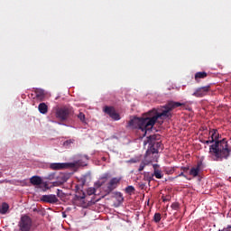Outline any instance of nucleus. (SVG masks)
<instances>
[{
  "label": "nucleus",
  "mask_w": 231,
  "mask_h": 231,
  "mask_svg": "<svg viewBox=\"0 0 231 231\" xmlns=\"http://www.w3.org/2000/svg\"><path fill=\"white\" fill-rule=\"evenodd\" d=\"M185 106L183 103L170 101L165 106L160 108H153L147 113L143 114L142 117L134 116L129 122L126 127L131 129H140L143 133L151 131L156 125L158 120H163L171 116V111L176 107Z\"/></svg>",
  "instance_id": "nucleus-1"
},
{
  "label": "nucleus",
  "mask_w": 231,
  "mask_h": 231,
  "mask_svg": "<svg viewBox=\"0 0 231 231\" xmlns=\"http://www.w3.org/2000/svg\"><path fill=\"white\" fill-rule=\"evenodd\" d=\"M209 138L215 142L209 146V154L216 158V162H223L228 160L231 150L228 148V141L222 139L219 141V132L217 129H211L209 131Z\"/></svg>",
  "instance_id": "nucleus-2"
},
{
  "label": "nucleus",
  "mask_w": 231,
  "mask_h": 231,
  "mask_svg": "<svg viewBox=\"0 0 231 231\" xmlns=\"http://www.w3.org/2000/svg\"><path fill=\"white\" fill-rule=\"evenodd\" d=\"M75 165L84 166L86 165V162H82L81 160H79L76 162V163L73 162H52L50 164V169L52 171H63L64 169H73Z\"/></svg>",
  "instance_id": "nucleus-3"
},
{
  "label": "nucleus",
  "mask_w": 231,
  "mask_h": 231,
  "mask_svg": "<svg viewBox=\"0 0 231 231\" xmlns=\"http://www.w3.org/2000/svg\"><path fill=\"white\" fill-rule=\"evenodd\" d=\"M73 115V108L63 106L56 109L55 116L60 122H66Z\"/></svg>",
  "instance_id": "nucleus-4"
},
{
  "label": "nucleus",
  "mask_w": 231,
  "mask_h": 231,
  "mask_svg": "<svg viewBox=\"0 0 231 231\" xmlns=\"http://www.w3.org/2000/svg\"><path fill=\"white\" fill-rule=\"evenodd\" d=\"M32 225L33 221L32 220V217L27 215H23L20 218L18 227L20 231H31Z\"/></svg>",
  "instance_id": "nucleus-5"
},
{
  "label": "nucleus",
  "mask_w": 231,
  "mask_h": 231,
  "mask_svg": "<svg viewBox=\"0 0 231 231\" xmlns=\"http://www.w3.org/2000/svg\"><path fill=\"white\" fill-rule=\"evenodd\" d=\"M210 91V86L206 87H200L195 90V92L192 94V97H196L197 98H201L205 96H207V93Z\"/></svg>",
  "instance_id": "nucleus-6"
},
{
  "label": "nucleus",
  "mask_w": 231,
  "mask_h": 231,
  "mask_svg": "<svg viewBox=\"0 0 231 231\" xmlns=\"http://www.w3.org/2000/svg\"><path fill=\"white\" fill-rule=\"evenodd\" d=\"M104 112L112 118V120L118 121L120 120V114L116 113L115 107L113 106H105Z\"/></svg>",
  "instance_id": "nucleus-7"
},
{
  "label": "nucleus",
  "mask_w": 231,
  "mask_h": 231,
  "mask_svg": "<svg viewBox=\"0 0 231 231\" xmlns=\"http://www.w3.org/2000/svg\"><path fill=\"white\" fill-rule=\"evenodd\" d=\"M120 183V179L119 178H113L106 186V189H105V192L106 194H111L112 190H115L116 187H118V184Z\"/></svg>",
  "instance_id": "nucleus-8"
},
{
  "label": "nucleus",
  "mask_w": 231,
  "mask_h": 231,
  "mask_svg": "<svg viewBox=\"0 0 231 231\" xmlns=\"http://www.w3.org/2000/svg\"><path fill=\"white\" fill-rule=\"evenodd\" d=\"M41 201H43V203L55 204V203H59V199H57V196H55L54 194L42 195L41 198Z\"/></svg>",
  "instance_id": "nucleus-9"
},
{
  "label": "nucleus",
  "mask_w": 231,
  "mask_h": 231,
  "mask_svg": "<svg viewBox=\"0 0 231 231\" xmlns=\"http://www.w3.org/2000/svg\"><path fill=\"white\" fill-rule=\"evenodd\" d=\"M162 147L163 144H162V142H155L152 144L151 149L146 151V154H158V150Z\"/></svg>",
  "instance_id": "nucleus-10"
},
{
  "label": "nucleus",
  "mask_w": 231,
  "mask_h": 231,
  "mask_svg": "<svg viewBox=\"0 0 231 231\" xmlns=\"http://www.w3.org/2000/svg\"><path fill=\"white\" fill-rule=\"evenodd\" d=\"M86 193L84 191L79 192V194L75 195L74 201H79L80 205L86 204Z\"/></svg>",
  "instance_id": "nucleus-11"
},
{
  "label": "nucleus",
  "mask_w": 231,
  "mask_h": 231,
  "mask_svg": "<svg viewBox=\"0 0 231 231\" xmlns=\"http://www.w3.org/2000/svg\"><path fill=\"white\" fill-rule=\"evenodd\" d=\"M107 180H109V173L103 174L96 182V187H102V185H104Z\"/></svg>",
  "instance_id": "nucleus-12"
},
{
  "label": "nucleus",
  "mask_w": 231,
  "mask_h": 231,
  "mask_svg": "<svg viewBox=\"0 0 231 231\" xmlns=\"http://www.w3.org/2000/svg\"><path fill=\"white\" fill-rule=\"evenodd\" d=\"M201 169V162H199L197 164V167H193L189 171L190 176H193V178H196L199 174V171Z\"/></svg>",
  "instance_id": "nucleus-13"
},
{
  "label": "nucleus",
  "mask_w": 231,
  "mask_h": 231,
  "mask_svg": "<svg viewBox=\"0 0 231 231\" xmlns=\"http://www.w3.org/2000/svg\"><path fill=\"white\" fill-rule=\"evenodd\" d=\"M30 183H32V185H34V186L42 185V179L39 176H32L30 179Z\"/></svg>",
  "instance_id": "nucleus-14"
},
{
  "label": "nucleus",
  "mask_w": 231,
  "mask_h": 231,
  "mask_svg": "<svg viewBox=\"0 0 231 231\" xmlns=\"http://www.w3.org/2000/svg\"><path fill=\"white\" fill-rule=\"evenodd\" d=\"M38 110L42 115H46L48 113V105L46 103H41L38 106Z\"/></svg>",
  "instance_id": "nucleus-15"
},
{
  "label": "nucleus",
  "mask_w": 231,
  "mask_h": 231,
  "mask_svg": "<svg viewBox=\"0 0 231 231\" xmlns=\"http://www.w3.org/2000/svg\"><path fill=\"white\" fill-rule=\"evenodd\" d=\"M207 77H208V74L205 71L197 72L195 74V80H196V82H199V79H207Z\"/></svg>",
  "instance_id": "nucleus-16"
},
{
  "label": "nucleus",
  "mask_w": 231,
  "mask_h": 231,
  "mask_svg": "<svg viewBox=\"0 0 231 231\" xmlns=\"http://www.w3.org/2000/svg\"><path fill=\"white\" fill-rule=\"evenodd\" d=\"M9 208H10V206L8 205V203H6V202L2 203V206L0 207V214H2V215L6 214V212H8Z\"/></svg>",
  "instance_id": "nucleus-17"
},
{
  "label": "nucleus",
  "mask_w": 231,
  "mask_h": 231,
  "mask_svg": "<svg viewBox=\"0 0 231 231\" xmlns=\"http://www.w3.org/2000/svg\"><path fill=\"white\" fill-rule=\"evenodd\" d=\"M143 180L144 181H148V183H151L152 180H154V178L152 177V173L144 171L143 172Z\"/></svg>",
  "instance_id": "nucleus-18"
},
{
  "label": "nucleus",
  "mask_w": 231,
  "mask_h": 231,
  "mask_svg": "<svg viewBox=\"0 0 231 231\" xmlns=\"http://www.w3.org/2000/svg\"><path fill=\"white\" fill-rule=\"evenodd\" d=\"M152 175L153 178L155 177L157 180H162V178H163V172L160 169L153 171V173H152Z\"/></svg>",
  "instance_id": "nucleus-19"
},
{
  "label": "nucleus",
  "mask_w": 231,
  "mask_h": 231,
  "mask_svg": "<svg viewBox=\"0 0 231 231\" xmlns=\"http://www.w3.org/2000/svg\"><path fill=\"white\" fill-rule=\"evenodd\" d=\"M158 138V135L156 134H152L147 137V143H149L150 145H152L153 143H156V140Z\"/></svg>",
  "instance_id": "nucleus-20"
},
{
  "label": "nucleus",
  "mask_w": 231,
  "mask_h": 231,
  "mask_svg": "<svg viewBox=\"0 0 231 231\" xmlns=\"http://www.w3.org/2000/svg\"><path fill=\"white\" fill-rule=\"evenodd\" d=\"M153 221L155 223H160V221H162V214L155 213L154 216H153Z\"/></svg>",
  "instance_id": "nucleus-21"
},
{
  "label": "nucleus",
  "mask_w": 231,
  "mask_h": 231,
  "mask_svg": "<svg viewBox=\"0 0 231 231\" xmlns=\"http://www.w3.org/2000/svg\"><path fill=\"white\" fill-rule=\"evenodd\" d=\"M78 118L79 120H80V122H82L83 124L86 123V115H84V113L79 112L78 115Z\"/></svg>",
  "instance_id": "nucleus-22"
},
{
  "label": "nucleus",
  "mask_w": 231,
  "mask_h": 231,
  "mask_svg": "<svg viewBox=\"0 0 231 231\" xmlns=\"http://www.w3.org/2000/svg\"><path fill=\"white\" fill-rule=\"evenodd\" d=\"M134 186H128L125 188L126 194H133L134 192Z\"/></svg>",
  "instance_id": "nucleus-23"
},
{
  "label": "nucleus",
  "mask_w": 231,
  "mask_h": 231,
  "mask_svg": "<svg viewBox=\"0 0 231 231\" xmlns=\"http://www.w3.org/2000/svg\"><path fill=\"white\" fill-rule=\"evenodd\" d=\"M97 192V189L95 188H88L87 190V194L88 196H93Z\"/></svg>",
  "instance_id": "nucleus-24"
},
{
  "label": "nucleus",
  "mask_w": 231,
  "mask_h": 231,
  "mask_svg": "<svg viewBox=\"0 0 231 231\" xmlns=\"http://www.w3.org/2000/svg\"><path fill=\"white\" fill-rule=\"evenodd\" d=\"M147 165V163H145L144 162H142L140 166H139V172H142V171H143L145 169V166Z\"/></svg>",
  "instance_id": "nucleus-25"
},
{
  "label": "nucleus",
  "mask_w": 231,
  "mask_h": 231,
  "mask_svg": "<svg viewBox=\"0 0 231 231\" xmlns=\"http://www.w3.org/2000/svg\"><path fill=\"white\" fill-rule=\"evenodd\" d=\"M46 180H55V172L49 173L46 177Z\"/></svg>",
  "instance_id": "nucleus-26"
},
{
  "label": "nucleus",
  "mask_w": 231,
  "mask_h": 231,
  "mask_svg": "<svg viewBox=\"0 0 231 231\" xmlns=\"http://www.w3.org/2000/svg\"><path fill=\"white\" fill-rule=\"evenodd\" d=\"M171 208L173 210H178L180 208V204L178 202H174L171 204Z\"/></svg>",
  "instance_id": "nucleus-27"
},
{
  "label": "nucleus",
  "mask_w": 231,
  "mask_h": 231,
  "mask_svg": "<svg viewBox=\"0 0 231 231\" xmlns=\"http://www.w3.org/2000/svg\"><path fill=\"white\" fill-rule=\"evenodd\" d=\"M162 201L165 203L167 201H171V196L167 195V196H162Z\"/></svg>",
  "instance_id": "nucleus-28"
},
{
  "label": "nucleus",
  "mask_w": 231,
  "mask_h": 231,
  "mask_svg": "<svg viewBox=\"0 0 231 231\" xmlns=\"http://www.w3.org/2000/svg\"><path fill=\"white\" fill-rule=\"evenodd\" d=\"M43 95H44V92H42V90H41V91L37 90L36 91L37 98H41V97H42Z\"/></svg>",
  "instance_id": "nucleus-29"
},
{
  "label": "nucleus",
  "mask_w": 231,
  "mask_h": 231,
  "mask_svg": "<svg viewBox=\"0 0 231 231\" xmlns=\"http://www.w3.org/2000/svg\"><path fill=\"white\" fill-rule=\"evenodd\" d=\"M61 178V183H66V181H68V177H66V175H60Z\"/></svg>",
  "instance_id": "nucleus-30"
},
{
  "label": "nucleus",
  "mask_w": 231,
  "mask_h": 231,
  "mask_svg": "<svg viewBox=\"0 0 231 231\" xmlns=\"http://www.w3.org/2000/svg\"><path fill=\"white\" fill-rule=\"evenodd\" d=\"M218 231H231V226L228 225L226 227H223L222 229H219Z\"/></svg>",
  "instance_id": "nucleus-31"
},
{
  "label": "nucleus",
  "mask_w": 231,
  "mask_h": 231,
  "mask_svg": "<svg viewBox=\"0 0 231 231\" xmlns=\"http://www.w3.org/2000/svg\"><path fill=\"white\" fill-rule=\"evenodd\" d=\"M202 143H207L208 145V143H214V140L209 139V140H207V141H203Z\"/></svg>",
  "instance_id": "nucleus-32"
},
{
  "label": "nucleus",
  "mask_w": 231,
  "mask_h": 231,
  "mask_svg": "<svg viewBox=\"0 0 231 231\" xmlns=\"http://www.w3.org/2000/svg\"><path fill=\"white\" fill-rule=\"evenodd\" d=\"M70 143H73V140H67L64 142V145H70Z\"/></svg>",
  "instance_id": "nucleus-33"
},
{
  "label": "nucleus",
  "mask_w": 231,
  "mask_h": 231,
  "mask_svg": "<svg viewBox=\"0 0 231 231\" xmlns=\"http://www.w3.org/2000/svg\"><path fill=\"white\" fill-rule=\"evenodd\" d=\"M152 168H153V171H158V170H160V165L152 164Z\"/></svg>",
  "instance_id": "nucleus-34"
},
{
  "label": "nucleus",
  "mask_w": 231,
  "mask_h": 231,
  "mask_svg": "<svg viewBox=\"0 0 231 231\" xmlns=\"http://www.w3.org/2000/svg\"><path fill=\"white\" fill-rule=\"evenodd\" d=\"M181 176H183V178H187V175H185V173H183V172H180L178 176H176L175 178H180V177H181Z\"/></svg>",
  "instance_id": "nucleus-35"
},
{
  "label": "nucleus",
  "mask_w": 231,
  "mask_h": 231,
  "mask_svg": "<svg viewBox=\"0 0 231 231\" xmlns=\"http://www.w3.org/2000/svg\"><path fill=\"white\" fill-rule=\"evenodd\" d=\"M129 163H136V160L134 159H131L130 161H128Z\"/></svg>",
  "instance_id": "nucleus-36"
},
{
  "label": "nucleus",
  "mask_w": 231,
  "mask_h": 231,
  "mask_svg": "<svg viewBox=\"0 0 231 231\" xmlns=\"http://www.w3.org/2000/svg\"><path fill=\"white\" fill-rule=\"evenodd\" d=\"M188 170H189V168H187V167H181V171H183V172H187Z\"/></svg>",
  "instance_id": "nucleus-37"
},
{
  "label": "nucleus",
  "mask_w": 231,
  "mask_h": 231,
  "mask_svg": "<svg viewBox=\"0 0 231 231\" xmlns=\"http://www.w3.org/2000/svg\"><path fill=\"white\" fill-rule=\"evenodd\" d=\"M60 192H61L60 189H57V196H58V197H60Z\"/></svg>",
  "instance_id": "nucleus-38"
},
{
  "label": "nucleus",
  "mask_w": 231,
  "mask_h": 231,
  "mask_svg": "<svg viewBox=\"0 0 231 231\" xmlns=\"http://www.w3.org/2000/svg\"><path fill=\"white\" fill-rule=\"evenodd\" d=\"M141 189H143L145 187V183H140Z\"/></svg>",
  "instance_id": "nucleus-39"
},
{
  "label": "nucleus",
  "mask_w": 231,
  "mask_h": 231,
  "mask_svg": "<svg viewBox=\"0 0 231 231\" xmlns=\"http://www.w3.org/2000/svg\"><path fill=\"white\" fill-rule=\"evenodd\" d=\"M85 160H89V158L88 157V155L84 156Z\"/></svg>",
  "instance_id": "nucleus-40"
}]
</instances>
